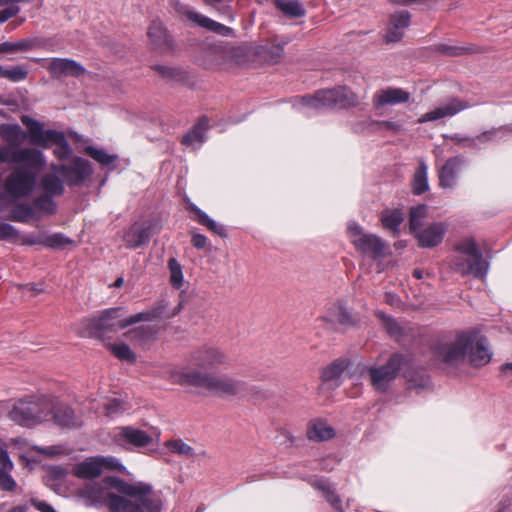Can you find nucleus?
Masks as SVG:
<instances>
[{
	"instance_id": "2f4dec72",
	"label": "nucleus",
	"mask_w": 512,
	"mask_h": 512,
	"mask_svg": "<svg viewBox=\"0 0 512 512\" xmlns=\"http://www.w3.org/2000/svg\"><path fill=\"white\" fill-rule=\"evenodd\" d=\"M27 136V133L18 124L0 125V137L9 145L8 148H20Z\"/></svg>"
},
{
	"instance_id": "864d4df0",
	"label": "nucleus",
	"mask_w": 512,
	"mask_h": 512,
	"mask_svg": "<svg viewBox=\"0 0 512 512\" xmlns=\"http://www.w3.org/2000/svg\"><path fill=\"white\" fill-rule=\"evenodd\" d=\"M405 376L407 378L410 388H414V389L427 388L430 385V379L424 372H422L418 376H414V375L406 372Z\"/></svg>"
},
{
	"instance_id": "bf43d9fd",
	"label": "nucleus",
	"mask_w": 512,
	"mask_h": 512,
	"mask_svg": "<svg viewBox=\"0 0 512 512\" xmlns=\"http://www.w3.org/2000/svg\"><path fill=\"white\" fill-rule=\"evenodd\" d=\"M11 471L0 472V488L4 491H13L16 488V482L10 475Z\"/></svg>"
},
{
	"instance_id": "412c9836",
	"label": "nucleus",
	"mask_w": 512,
	"mask_h": 512,
	"mask_svg": "<svg viewBox=\"0 0 512 512\" xmlns=\"http://www.w3.org/2000/svg\"><path fill=\"white\" fill-rule=\"evenodd\" d=\"M8 163H23L29 170L39 171L46 165V157L36 148H10Z\"/></svg>"
},
{
	"instance_id": "f03ea898",
	"label": "nucleus",
	"mask_w": 512,
	"mask_h": 512,
	"mask_svg": "<svg viewBox=\"0 0 512 512\" xmlns=\"http://www.w3.org/2000/svg\"><path fill=\"white\" fill-rule=\"evenodd\" d=\"M55 397L46 394L29 395L16 400L7 417L18 425L34 427L51 419Z\"/></svg>"
},
{
	"instance_id": "338daca9",
	"label": "nucleus",
	"mask_w": 512,
	"mask_h": 512,
	"mask_svg": "<svg viewBox=\"0 0 512 512\" xmlns=\"http://www.w3.org/2000/svg\"><path fill=\"white\" fill-rule=\"evenodd\" d=\"M342 373V368L340 367V365H337V364H333L331 365L330 367H328L324 372H323V379L324 380H333V379H337Z\"/></svg>"
},
{
	"instance_id": "e433bc0d",
	"label": "nucleus",
	"mask_w": 512,
	"mask_h": 512,
	"mask_svg": "<svg viewBox=\"0 0 512 512\" xmlns=\"http://www.w3.org/2000/svg\"><path fill=\"white\" fill-rule=\"evenodd\" d=\"M380 220L385 229L397 235L399 227L404 221V214L399 209H386L381 213Z\"/></svg>"
},
{
	"instance_id": "13d9d810",
	"label": "nucleus",
	"mask_w": 512,
	"mask_h": 512,
	"mask_svg": "<svg viewBox=\"0 0 512 512\" xmlns=\"http://www.w3.org/2000/svg\"><path fill=\"white\" fill-rule=\"evenodd\" d=\"M381 319L386 331L393 337H398L402 333V328L398 325V323L385 315H381Z\"/></svg>"
},
{
	"instance_id": "3c124183",
	"label": "nucleus",
	"mask_w": 512,
	"mask_h": 512,
	"mask_svg": "<svg viewBox=\"0 0 512 512\" xmlns=\"http://www.w3.org/2000/svg\"><path fill=\"white\" fill-rule=\"evenodd\" d=\"M28 71L25 66L17 65L4 68V78L12 82H20L27 78Z\"/></svg>"
},
{
	"instance_id": "7c9ffc66",
	"label": "nucleus",
	"mask_w": 512,
	"mask_h": 512,
	"mask_svg": "<svg viewBox=\"0 0 512 512\" xmlns=\"http://www.w3.org/2000/svg\"><path fill=\"white\" fill-rule=\"evenodd\" d=\"M306 434L309 440L322 442L332 439L335 436V430L326 421L313 419L308 423Z\"/></svg>"
},
{
	"instance_id": "5701e85b",
	"label": "nucleus",
	"mask_w": 512,
	"mask_h": 512,
	"mask_svg": "<svg viewBox=\"0 0 512 512\" xmlns=\"http://www.w3.org/2000/svg\"><path fill=\"white\" fill-rule=\"evenodd\" d=\"M147 36L154 50L159 52H167L173 46V40L159 19L153 20L148 28Z\"/></svg>"
},
{
	"instance_id": "e2e57ef3",
	"label": "nucleus",
	"mask_w": 512,
	"mask_h": 512,
	"mask_svg": "<svg viewBox=\"0 0 512 512\" xmlns=\"http://www.w3.org/2000/svg\"><path fill=\"white\" fill-rule=\"evenodd\" d=\"M438 51L449 56H458L463 54L466 51V49L463 47L453 46L450 44H440L438 46Z\"/></svg>"
},
{
	"instance_id": "2eb2a0df",
	"label": "nucleus",
	"mask_w": 512,
	"mask_h": 512,
	"mask_svg": "<svg viewBox=\"0 0 512 512\" xmlns=\"http://www.w3.org/2000/svg\"><path fill=\"white\" fill-rule=\"evenodd\" d=\"M191 362L202 369H217L228 367L231 359L217 347H202L191 354Z\"/></svg>"
},
{
	"instance_id": "c9c22d12",
	"label": "nucleus",
	"mask_w": 512,
	"mask_h": 512,
	"mask_svg": "<svg viewBox=\"0 0 512 512\" xmlns=\"http://www.w3.org/2000/svg\"><path fill=\"white\" fill-rule=\"evenodd\" d=\"M69 471L67 468L62 466H51L48 469L47 476L45 477V483L53 491L58 494L62 493L63 481L68 476Z\"/></svg>"
},
{
	"instance_id": "4d7b16f0",
	"label": "nucleus",
	"mask_w": 512,
	"mask_h": 512,
	"mask_svg": "<svg viewBox=\"0 0 512 512\" xmlns=\"http://www.w3.org/2000/svg\"><path fill=\"white\" fill-rule=\"evenodd\" d=\"M99 462H101V468L102 470L104 468L110 469V470H117L122 472L124 470V466L121 464L119 459L112 456H98Z\"/></svg>"
},
{
	"instance_id": "bb28decb",
	"label": "nucleus",
	"mask_w": 512,
	"mask_h": 512,
	"mask_svg": "<svg viewBox=\"0 0 512 512\" xmlns=\"http://www.w3.org/2000/svg\"><path fill=\"white\" fill-rule=\"evenodd\" d=\"M410 24V14L408 11H397L390 17L389 26L385 35L387 42H397L404 35V30Z\"/></svg>"
},
{
	"instance_id": "aec40b11",
	"label": "nucleus",
	"mask_w": 512,
	"mask_h": 512,
	"mask_svg": "<svg viewBox=\"0 0 512 512\" xmlns=\"http://www.w3.org/2000/svg\"><path fill=\"white\" fill-rule=\"evenodd\" d=\"M207 392L218 396H243L246 391L245 383L226 376L210 375Z\"/></svg>"
},
{
	"instance_id": "c756f323",
	"label": "nucleus",
	"mask_w": 512,
	"mask_h": 512,
	"mask_svg": "<svg viewBox=\"0 0 512 512\" xmlns=\"http://www.w3.org/2000/svg\"><path fill=\"white\" fill-rule=\"evenodd\" d=\"M47 46V41L40 37H30L16 42H4L0 44V52H28L35 49H42Z\"/></svg>"
},
{
	"instance_id": "b1692460",
	"label": "nucleus",
	"mask_w": 512,
	"mask_h": 512,
	"mask_svg": "<svg viewBox=\"0 0 512 512\" xmlns=\"http://www.w3.org/2000/svg\"><path fill=\"white\" fill-rule=\"evenodd\" d=\"M47 68L53 78L80 77L86 72L80 63L68 58H53Z\"/></svg>"
},
{
	"instance_id": "a211bd4d",
	"label": "nucleus",
	"mask_w": 512,
	"mask_h": 512,
	"mask_svg": "<svg viewBox=\"0 0 512 512\" xmlns=\"http://www.w3.org/2000/svg\"><path fill=\"white\" fill-rule=\"evenodd\" d=\"M59 166L61 176L68 186L83 183L93 172L89 161L81 157L73 158L69 165Z\"/></svg>"
},
{
	"instance_id": "1a4fd4ad",
	"label": "nucleus",
	"mask_w": 512,
	"mask_h": 512,
	"mask_svg": "<svg viewBox=\"0 0 512 512\" xmlns=\"http://www.w3.org/2000/svg\"><path fill=\"white\" fill-rule=\"evenodd\" d=\"M434 358L444 369H456L463 365L467 359L466 331L459 334L452 342L437 345Z\"/></svg>"
},
{
	"instance_id": "680f3d73",
	"label": "nucleus",
	"mask_w": 512,
	"mask_h": 512,
	"mask_svg": "<svg viewBox=\"0 0 512 512\" xmlns=\"http://www.w3.org/2000/svg\"><path fill=\"white\" fill-rule=\"evenodd\" d=\"M33 449L46 456H56L64 452V447L61 445H52L48 447L35 446Z\"/></svg>"
},
{
	"instance_id": "393cba45",
	"label": "nucleus",
	"mask_w": 512,
	"mask_h": 512,
	"mask_svg": "<svg viewBox=\"0 0 512 512\" xmlns=\"http://www.w3.org/2000/svg\"><path fill=\"white\" fill-rule=\"evenodd\" d=\"M447 231V225L443 222H434L414 233L419 246L432 248L438 246Z\"/></svg>"
},
{
	"instance_id": "c85d7f7f",
	"label": "nucleus",
	"mask_w": 512,
	"mask_h": 512,
	"mask_svg": "<svg viewBox=\"0 0 512 512\" xmlns=\"http://www.w3.org/2000/svg\"><path fill=\"white\" fill-rule=\"evenodd\" d=\"M51 419L61 427L77 428L81 426V421L75 416L74 411L69 406L61 403L56 397Z\"/></svg>"
},
{
	"instance_id": "58836bf2",
	"label": "nucleus",
	"mask_w": 512,
	"mask_h": 512,
	"mask_svg": "<svg viewBox=\"0 0 512 512\" xmlns=\"http://www.w3.org/2000/svg\"><path fill=\"white\" fill-rule=\"evenodd\" d=\"M275 7L289 18H300L305 15V9L298 0H275Z\"/></svg>"
},
{
	"instance_id": "f8f14e48",
	"label": "nucleus",
	"mask_w": 512,
	"mask_h": 512,
	"mask_svg": "<svg viewBox=\"0 0 512 512\" xmlns=\"http://www.w3.org/2000/svg\"><path fill=\"white\" fill-rule=\"evenodd\" d=\"M457 250L467 256V265L458 263V269L462 274H473L477 278H483L487 274L488 263L483 260L482 253L472 239H466L458 244Z\"/></svg>"
},
{
	"instance_id": "a18cd8bd",
	"label": "nucleus",
	"mask_w": 512,
	"mask_h": 512,
	"mask_svg": "<svg viewBox=\"0 0 512 512\" xmlns=\"http://www.w3.org/2000/svg\"><path fill=\"white\" fill-rule=\"evenodd\" d=\"M85 151L87 155L103 166H108L117 159L116 155L109 154L104 149L95 148L93 146H87Z\"/></svg>"
},
{
	"instance_id": "0eeeda50",
	"label": "nucleus",
	"mask_w": 512,
	"mask_h": 512,
	"mask_svg": "<svg viewBox=\"0 0 512 512\" xmlns=\"http://www.w3.org/2000/svg\"><path fill=\"white\" fill-rule=\"evenodd\" d=\"M36 184L35 172L25 167L15 168L4 181V192L0 190V205L28 197L34 191Z\"/></svg>"
},
{
	"instance_id": "6ab92c4d",
	"label": "nucleus",
	"mask_w": 512,
	"mask_h": 512,
	"mask_svg": "<svg viewBox=\"0 0 512 512\" xmlns=\"http://www.w3.org/2000/svg\"><path fill=\"white\" fill-rule=\"evenodd\" d=\"M321 320L328 329L336 330L339 327H350L355 324L354 318L341 301L329 304Z\"/></svg>"
},
{
	"instance_id": "dca6fc26",
	"label": "nucleus",
	"mask_w": 512,
	"mask_h": 512,
	"mask_svg": "<svg viewBox=\"0 0 512 512\" xmlns=\"http://www.w3.org/2000/svg\"><path fill=\"white\" fill-rule=\"evenodd\" d=\"M158 231L156 223L152 221L135 222L123 232L122 240L127 248L136 249L146 245Z\"/></svg>"
},
{
	"instance_id": "79ce46f5",
	"label": "nucleus",
	"mask_w": 512,
	"mask_h": 512,
	"mask_svg": "<svg viewBox=\"0 0 512 512\" xmlns=\"http://www.w3.org/2000/svg\"><path fill=\"white\" fill-rule=\"evenodd\" d=\"M107 349L119 360L126 361L128 363H134L136 361L135 353L125 343H108Z\"/></svg>"
},
{
	"instance_id": "cd10ccee",
	"label": "nucleus",
	"mask_w": 512,
	"mask_h": 512,
	"mask_svg": "<svg viewBox=\"0 0 512 512\" xmlns=\"http://www.w3.org/2000/svg\"><path fill=\"white\" fill-rule=\"evenodd\" d=\"M463 165V159L459 156L452 157L446 161L439 171V182L443 188H454L457 176Z\"/></svg>"
},
{
	"instance_id": "20e7f679",
	"label": "nucleus",
	"mask_w": 512,
	"mask_h": 512,
	"mask_svg": "<svg viewBox=\"0 0 512 512\" xmlns=\"http://www.w3.org/2000/svg\"><path fill=\"white\" fill-rule=\"evenodd\" d=\"M65 181L61 178L59 164L52 163L50 171L44 173L38 183L41 193L33 200L34 207L43 215H54L57 212L55 197L65 192Z\"/></svg>"
},
{
	"instance_id": "473e14b6",
	"label": "nucleus",
	"mask_w": 512,
	"mask_h": 512,
	"mask_svg": "<svg viewBox=\"0 0 512 512\" xmlns=\"http://www.w3.org/2000/svg\"><path fill=\"white\" fill-rule=\"evenodd\" d=\"M72 473L81 479L97 478L102 473L101 462H99L98 456L89 457L75 464L72 468Z\"/></svg>"
},
{
	"instance_id": "09e8293b",
	"label": "nucleus",
	"mask_w": 512,
	"mask_h": 512,
	"mask_svg": "<svg viewBox=\"0 0 512 512\" xmlns=\"http://www.w3.org/2000/svg\"><path fill=\"white\" fill-rule=\"evenodd\" d=\"M288 43V40H283L280 43L272 44L270 46L263 47L264 53L270 62L278 63L284 54V46Z\"/></svg>"
},
{
	"instance_id": "8fccbe9b",
	"label": "nucleus",
	"mask_w": 512,
	"mask_h": 512,
	"mask_svg": "<svg viewBox=\"0 0 512 512\" xmlns=\"http://www.w3.org/2000/svg\"><path fill=\"white\" fill-rule=\"evenodd\" d=\"M315 487L321 490L326 500L338 511L342 512L341 500L334 491L323 481L315 483Z\"/></svg>"
},
{
	"instance_id": "69168bd1",
	"label": "nucleus",
	"mask_w": 512,
	"mask_h": 512,
	"mask_svg": "<svg viewBox=\"0 0 512 512\" xmlns=\"http://www.w3.org/2000/svg\"><path fill=\"white\" fill-rule=\"evenodd\" d=\"M13 469V463L8 455V452L0 447V472L11 471Z\"/></svg>"
},
{
	"instance_id": "774afa93",
	"label": "nucleus",
	"mask_w": 512,
	"mask_h": 512,
	"mask_svg": "<svg viewBox=\"0 0 512 512\" xmlns=\"http://www.w3.org/2000/svg\"><path fill=\"white\" fill-rule=\"evenodd\" d=\"M31 504L41 512H56V510L45 501L31 499Z\"/></svg>"
},
{
	"instance_id": "603ef678",
	"label": "nucleus",
	"mask_w": 512,
	"mask_h": 512,
	"mask_svg": "<svg viewBox=\"0 0 512 512\" xmlns=\"http://www.w3.org/2000/svg\"><path fill=\"white\" fill-rule=\"evenodd\" d=\"M19 233L18 230L4 222H0V240L9 242H18Z\"/></svg>"
},
{
	"instance_id": "6e6d98bb",
	"label": "nucleus",
	"mask_w": 512,
	"mask_h": 512,
	"mask_svg": "<svg viewBox=\"0 0 512 512\" xmlns=\"http://www.w3.org/2000/svg\"><path fill=\"white\" fill-rule=\"evenodd\" d=\"M71 241L62 234H53L44 237V245L51 248H59L69 244Z\"/></svg>"
},
{
	"instance_id": "c03bdc74",
	"label": "nucleus",
	"mask_w": 512,
	"mask_h": 512,
	"mask_svg": "<svg viewBox=\"0 0 512 512\" xmlns=\"http://www.w3.org/2000/svg\"><path fill=\"white\" fill-rule=\"evenodd\" d=\"M154 335L155 330L151 326H139L125 333V336L135 343H143L152 339Z\"/></svg>"
},
{
	"instance_id": "6e6552de",
	"label": "nucleus",
	"mask_w": 512,
	"mask_h": 512,
	"mask_svg": "<svg viewBox=\"0 0 512 512\" xmlns=\"http://www.w3.org/2000/svg\"><path fill=\"white\" fill-rule=\"evenodd\" d=\"M347 230L351 243L362 255L376 261L389 255V244L378 235L366 233L363 228L355 222H350Z\"/></svg>"
},
{
	"instance_id": "0e129e2a",
	"label": "nucleus",
	"mask_w": 512,
	"mask_h": 512,
	"mask_svg": "<svg viewBox=\"0 0 512 512\" xmlns=\"http://www.w3.org/2000/svg\"><path fill=\"white\" fill-rule=\"evenodd\" d=\"M8 7L0 10V24L6 22L10 18L16 16L20 12L17 5H7Z\"/></svg>"
},
{
	"instance_id": "a878e982",
	"label": "nucleus",
	"mask_w": 512,
	"mask_h": 512,
	"mask_svg": "<svg viewBox=\"0 0 512 512\" xmlns=\"http://www.w3.org/2000/svg\"><path fill=\"white\" fill-rule=\"evenodd\" d=\"M467 104L463 103L457 98H452L447 101V103L436 107L434 110H431L425 114H423L419 119V123H425L429 121L439 120L445 117H451L459 113L460 111L466 109Z\"/></svg>"
},
{
	"instance_id": "9d476101",
	"label": "nucleus",
	"mask_w": 512,
	"mask_h": 512,
	"mask_svg": "<svg viewBox=\"0 0 512 512\" xmlns=\"http://www.w3.org/2000/svg\"><path fill=\"white\" fill-rule=\"evenodd\" d=\"M406 359L401 354H393L388 361L368 368L371 386L378 392H386L404 366Z\"/></svg>"
},
{
	"instance_id": "f257e3e1",
	"label": "nucleus",
	"mask_w": 512,
	"mask_h": 512,
	"mask_svg": "<svg viewBox=\"0 0 512 512\" xmlns=\"http://www.w3.org/2000/svg\"><path fill=\"white\" fill-rule=\"evenodd\" d=\"M78 497L86 506L105 505L110 512H160V501L152 486L144 482L129 483L117 477L85 484Z\"/></svg>"
},
{
	"instance_id": "f704fd0d",
	"label": "nucleus",
	"mask_w": 512,
	"mask_h": 512,
	"mask_svg": "<svg viewBox=\"0 0 512 512\" xmlns=\"http://www.w3.org/2000/svg\"><path fill=\"white\" fill-rule=\"evenodd\" d=\"M209 128L208 119L201 118L193 128L183 137L182 144L186 146L202 145L205 141V133Z\"/></svg>"
},
{
	"instance_id": "49530a36",
	"label": "nucleus",
	"mask_w": 512,
	"mask_h": 512,
	"mask_svg": "<svg viewBox=\"0 0 512 512\" xmlns=\"http://www.w3.org/2000/svg\"><path fill=\"white\" fill-rule=\"evenodd\" d=\"M165 447L173 454L179 456L192 457L194 455V449L183 442L181 439L169 440L165 443Z\"/></svg>"
},
{
	"instance_id": "4c0bfd02",
	"label": "nucleus",
	"mask_w": 512,
	"mask_h": 512,
	"mask_svg": "<svg viewBox=\"0 0 512 512\" xmlns=\"http://www.w3.org/2000/svg\"><path fill=\"white\" fill-rule=\"evenodd\" d=\"M427 174L428 166L423 160H420L413 176L412 187L414 194L421 195L429 189Z\"/></svg>"
},
{
	"instance_id": "5fc2aeb1",
	"label": "nucleus",
	"mask_w": 512,
	"mask_h": 512,
	"mask_svg": "<svg viewBox=\"0 0 512 512\" xmlns=\"http://www.w3.org/2000/svg\"><path fill=\"white\" fill-rule=\"evenodd\" d=\"M104 407L106 415L110 417L121 414L127 410L126 403L115 398L108 400Z\"/></svg>"
},
{
	"instance_id": "4468645a",
	"label": "nucleus",
	"mask_w": 512,
	"mask_h": 512,
	"mask_svg": "<svg viewBox=\"0 0 512 512\" xmlns=\"http://www.w3.org/2000/svg\"><path fill=\"white\" fill-rule=\"evenodd\" d=\"M467 359L474 367L488 364L492 358L487 339L474 331H466Z\"/></svg>"
},
{
	"instance_id": "ddd939ff",
	"label": "nucleus",
	"mask_w": 512,
	"mask_h": 512,
	"mask_svg": "<svg viewBox=\"0 0 512 512\" xmlns=\"http://www.w3.org/2000/svg\"><path fill=\"white\" fill-rule=\"evenodd\" d=\"M200 369L199 367L173 368L168 371V379L180 386L194 387L206 391L211 374Z\"/></svg>"
},
{
	"instance_id": "f3484780",
	"label": "nucleus",
	"mask_w": 512,
	"mask_h": 512,
	"mask_svg": "<svg viewBox=\"0 0 512 512\" xmlns=\"http://www.w3.org/2000/svg\"><path fill=\"white\" fill-rule=\"evenodd\" d=\"M113 440L124 448L146 447L152 443V437L145 431L131 427H117L113 432Z\"/></svg>"
},
{
	"instance_id": "39448f33",
	"label": "nucleus",
	"mask_w": 512,
	"mask_h": 512,
	"mask_svg": "<svg viewBox=\"0 0 512 512\" xmlns=\"http://www.w3.org/2000/svg\"><path fill=\"white\" fill-rule=\"evenodd\" d=\"M358 96L346 86H338L331 89H322L313 96L301 97L295 104L304 109L348 108L356 106Z\"/></svg>"
},
{
	"instance_id": "72a5a7b5",
	"label": "nucleus",
	"mask_w": 512,
	"mask_h": 512,
	"mask_svg": "<svg viewBox=\"0 0 512 512\" xmlns=\"http://www.w3.org/2000/svg\"><path fill=\"white\" fill-rule=\"evenodd\" d=\"M510 133H512V125L484 131L474 138H468L467 141L471 147H476L478 144L500 141Z\"/></svg>"
},
{
	"instance_id": "7ed1b4c3",
	"label": "nucleus",
	"mask_w": 512,
	"mask_h": 512,
	"mask_svg": "<svg viewBox=\"0 0 512 512\" xmlns=\"http://www.w3.org/2000/svg\"><path fill=\"white\" fill-rule=\"evenodd\" d=\"M122 308H109L87 320V328L94 335L101 336L107 332H116L139 322H149L157 317L155 311H144L127 318H121Z\"/></svg>"
},
{
	"instance_id": "37998d69",
	"label": "nucleus",
	"mask_w": 512,
	"mask_h": 512,
	"mask_svg": "<svg viewBox=\"0 0 512 512\" xmlns=\"http://www.w3.org/2000/svg\"><path fill=\"white\" fill-rule=\"evenodd\" d=\"M35 212H39L32 203L29 204H18L11 211V219L20 223H27L30 219L34 218Z\"/></svg>"
},
{
	"instance_id": "9b49d317",
	"label": "nucleus",
	"mask_w": 512,
	"mask_h": 512,
	"mask_svg": "<svg viewBox=\"0 0 512 512\" xmlns=\"http://www.w3.org/2000/svg\"><path fill=\"white\" fill-rule=\"evenodd\" d=\"M170 6L173 11L178 15L185 16L188 20L195 23L196 25L205 28L208 31L214 32L222 36H232L233 29L225 26L195 10L189 5L182 3L179 0H171Z\"/></svg>"
},
{
	"instance_id": "a19ab883",
	"label": "nucleus",
	"mask_w": 512,
	"mask_h": 512,
	"mask_svg": "<svg viewBox=\"0 0 512 512\" xmlns=\"http://www.w3.org/2000/svg\"><path fill=\"white\" fill-rule=\"evenodd\" d=\"M427 217L428 207L426 205H418L410 209L409 227L413 234L423 229Z\"/></svg>"
},
{
	"instance_id": "de8ad7c7",
	"label": "nucleus",
	"mask_w": 512,
	"mask_h": 512,
	"mask_svg": "<svg viewBox=\"0 0 512 512\" xmlns=\"http://www.w3.org/2000/svg\"><path fill=\"white\" fill-rule=\"evenodd\" d=\"M168 267L170 270L171 284L176 288H180L184 281L182 266L175 258H171L168 261Z\"/></svg>"
},
{
	"instance_id": "052dcab7",
	"label": "nucleus",
	"mask_w": 512,
	"mask_h": 512,
	"mask_svg": "<svg viewBox=\"0 0 512 512\" xmlns=\"http://www.w3.org/2000/svg\"><path fill=\"white\" fill-rule=\"evenodd\" d=\"M18 241L22 245H28V246L39 245V244L44 245V236L42 234H28V235H22V236L19 235Z\"/></svg>"
},
{
	"instance_id": "4be33fe9",
	"label": "nucleus",
	"mask_w": 512,
	"mask_h": 512,
	"mask_svg": "<svg viewBox=\"0 0 512 512\" xmlns=\"http://www.w3.org/2000/svg\"><path fill=\"white\" fill-rule=\"evenodd\" d=\"M410 93L402 88L387 87L377 90L373 97L372 103L375 109H381L385 106H394L408 102Z\"/></svg>"
},
{
	"instance_id": "ea45409f",
	"label": "nucleus",
	"mask_w": 512,
	"mask_h": 512,
	"mask_svg": "<svg viewBox=\"0 0 512 512\" xmlns=\"http://www.w3.org/2000/svg\"><path fill=\"white\" fill-rule=\"evenodd\" d=\"M190 210L193 213H195L196 219L201 225L207 227L210 231L221 237H225L227 235L226 230L222 225L218 224L216 221L210 218L204 211L199 209L197 206L191 205Z\"/></svg>"
},
{
	"instance_id": "423d86ee",
	"label": "nucleus",
	"mask_w": 512,
	"mask_h": 512,
	"mask_svg": "<svg viewBox=\"0 0 512 512\" xmlns=\"http://www.w3.org/2000/svg\"><path fill=\"white\" fill-rule=\"evenodd\" d=\"M21 122L29 130V142L32 145L40 146L42 148H49L50 146L55 145L53 153L58 160H64L71 155L72 148L62 132L56 130H44L42 123L29 116H22Z\"/></svg>"
}]
</instances>
